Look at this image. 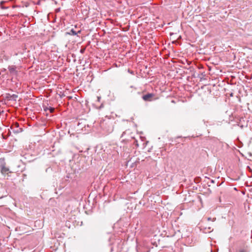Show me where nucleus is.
Here are the masks:
<instances>
[{
  "mask_svg": "<svg viewBox=\"0 0 252 252\" xmlns=\"http://www.w3.org/2000/svg\"><path fill=\"white\" fill-rule=\"evenodd\" d=\"M43 108L44 111L46 112V115H48L49 114V113H47V111H48L49 107H48L47 106H46L45 105H43Z\"/></svg>",
  "mask_w": 252,
  "mask_h": 252,
  "instance_id": "5",
  "label": "nucleus"
},
{
  "mask_svg": "<svg viewBox=\"0 0 252 252\" xmlns=\"http://www.w3.org/2000/svg\"><path fill=\"white\" fill-rule=\"evenodd\" d=\"M216 220V218H213V221H214Z\"/></svg>",
  "mask_w": 252,
  "mask_h": 252,
  "instance_id": "15",
  "label": "nucleus"
},
{
  "mask_svg": "<svg viewBox=\"0 0 252 252\" xmlns=\"http://www.w3.org/2000/svg\"><path fill=\"white\" fill-rule=\"evenodd\" d=\"M154 96V94L148 93L146 94L143 95L142 96V98L145 101H151L153 100V97Z\"/></svg>",
  "mask_w": 252,
  "mask_h": 252,
  "instance_id": "1",
  "label": "nucleus"
},
{
  "mask_svg": "<svg viewBox=\"0 0 252 252\" xmlns=\"http://www.w3.org/2000/svg\"><path fill=\"white\" fill-rule=\"evenodd\" d=\"M239 252H247V251L244 249H241L239 250Z\"/></svg>",
  "mask_w": 252,
  "mask_h": 252,
  "instance_id": "10",
  "label": "nucleus"
},
{
  "mask_svg": "<svg viewBox=\"0 0 252 252\" xmlns=\"http://www.w3.org/2000/svg\"><path fill=\"white\" fill-rule=\"evenodd\" d=\"M12 98L13 99H14L15 100H16V98L18 97L17 95L16 94H13L12 96Z\"/></svg>",
  "mask_w": 252,
  "mask_h": 252,
  "instance_id": "8",
  "label": "nucleus"
},
{
  "mask_svg": "<svg viewBox=\"0 0 252 252\" xmlns=\"http://www.w3.org/2000/svg\"><path fill=\"white\" fill-rule=\"evenodd\" d=\"M128 72H130V73L132 74L133 73V71H130L129 70H128Z\"/></svg>",
  "mask_w": 252,
  "mask_h": 252,
  "instance_id": "14",
  "label": "nucleus"
},
{
  "mask_svg": "<svg viewBox=\"0 0 252 252\" xmlns=\"http://www.w3.org/2000/svg\"><path fill=\"white\" fill-rule=\"evenodd\" d=\"M211 220V218H208V220Z\"/></svg>",
  "mask_w": 252,
  "mask_h": 252,
  "instance_id": "13",
  "label": "nucleus"
},
{
  "mask_svg": "<svg viewBox=\"0 0 252 252\" xmlns=\"http://www.w3.org/2000/svg\"><path fill=\"white\" fill-rule=\"evenodd\" d=\"M1 173L3 175H7L8 176H9L8 174L11 173V172L9 171V169L8 168L5 167V166H2L1 168Z\"/></svg>",
  "mask_w": 252,
  "mask_h": 252,
  "instance_id": "4",
  "label": "nucleus"
},
{
  "mask_svg": "<svg viewBox=\"0 0 252 252\" xmlns=\"http://www.w3.org/2000/svg\"><path fill=\"white\" fill-rule=\"evenodd\" d=\"M85 50V49H81L80 52L81 53H83L84 52Z\"/></svg>",
  "mask_w": 252,
  "mask_h": 252,
  "instance_id": "12",
  "label": "nucleus"
},
{
  "mask_svg": "<svg viewBox=\"0 0 252 252\" xmlns=\"http://www.w3.org/2000/svg\"><path fill=\"white\" fill-rule=\"evenodd\" d=\"M55 108L52 107H49L48 108V111H49V112L50 113H53L54 112Z\"/></svg>",
  "mask_w": 252,
  "mask_h": 252,
  "instance_id": "6",
  "label": "nucleus"
},
{
  "mask_svg": "<svg viewBox=\"0 0 252 252\" xmlns=\"http://www.w3.org/2000/svg\"><path fill=\"white\" fill-rule=\"evenodd\" d=\"M135 145L137 146H139V144L138 143V141L137 140H136L135 141Z\"/></svg>",
  "mask_w": 252,
  "mask_h": 252,
  "instance_id": "11",
  "label": "nucleus"
},
{
  "mask_svg": "<svg viewBox=\"0 0 252 252\" xmlns=\"http://www.w3.org/2000/svg\"><path fill=\"white\" fill-rule=\"evenodd\" d=\"M17 126H18V124H16Z\"/></svg>",
  "mask_w": 252,
  "mask_h": 252,
  "instance_id": "16",
  "label": "nucleus"
},
{
  "mask_svg": "<svg viewBox=\"0 0 252 252\" xmlns=\"http://www.w3.org/2000/svg\"><path fill=\"white\" fill-rule=\"evenodd\" d=\"M70 32H71V34L72 35H76L77 34V33L73 29H72L71 31H70Z\"/></svg>",
  "mask_w": 252,
  "mask_h": 252,
  "instance_id": "7",
  "label": "nucleus"
},
{
  "mask_svg": "<svg viewBox=\"0 0 252 252\" xmlns=\"http://www.w3.org/2000/svg\"><path fill=\"white\" fill-rule=\"evenodd\" d=\"M16 68V67L14 65L9 66L8 67V70L10 74L13 75H16L17 73V71Z\"/></svg>",
  "mask_w": 252,
  "mask_h": 252,
  "instance_id": "3",
  "label": "nucleus"
},
{
  "mask_svg": "<svg viewBox=\"0 0 252 252\" xmlns=\"http://www.w3.org/2000/svg\"><path fill=\"white\" fill-rule=\"evenodd\" d=\"M7 192L4 187L0 186V199L6 196Z\"/></svg>",
  "mask_w": 252,
  "mask_h": 252,
  "instance_id": "2",
  "label": "nucleus"
},
{
  "mask_svg": "<svg viewBox=\"0 0 252 252\" xmlns=\"http://www.w3.org/2000/svg\"><path fill=\"white\" fill-rule=\"evenodd\" d=\"M13 131L14 133H18L21 131V128H19V129H17V130H14Z\"/></svg>",
  "mask_w": 252,
  "mask_h": 252,
  "instance_id": "9",
  "label": "nucleus"
}]
</instances>
